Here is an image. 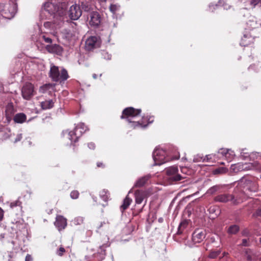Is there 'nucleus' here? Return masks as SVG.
<instances>
[{
  "label": "nucleus",
  "mask_w": 261,
  "mask_h": 261,
  "mask_svg": "<svg viewBox=\"0 0 261 261\" xmlns=\"http://www.w3.org/2000/svg\"><path fill=\"white\" fill-rule=\"evenodd\" d=\"M17 6L14 3L6 4V8L4 12V17L7 18H11L13 17L17 11Z\"/></svg>",
  "instance_id": "1a4fd4ad"
},
{
  "label": "nucleus",
  "mask_w": 261,
  "mask_h": 261,
  "mask_svg": "<svg viewBox=\"0 0 261 261\" xmlns=\"http://www.w3.org/2000/svg\"><path fill=\"white\" fill-rule=\"evenodd\" d=\"M88 146L91 149H94L95 148V144L92 142L89 143L88 144Z\"/></svg>",
  "instance_id": "37998d69"
},
{
  "label": "nucleus",
  "mask_w": 261,
  "mask_h": 261,
  "mask_svg": "<svg viewBox=\"0 0 261 261\" xmlns=\"http://www.w3.org/2000/svg\"><path fill=\"white\" fill-rule=\"evenodd\" d=\"M80 193L77 190H73L70 193V197L72 199H77L79 196Z\"/></svg>",
  "instance_id": "2f4dec72"
},
{
  "label": "nucleus",
  "mask_w": 261,
  "mask_h": 261,
  "mask_svg": "<svg viewBox=\"0 0 261 261\" xmlns=\"http://www.w3.org/2000/svg\"><path fill=\"white\" fill-rule=\"evenodd\" d=\"M100 41L99 38L96 36H90L87 39L85 47L86 50L90 51L100 47Z\"/></svg>",
  "instance_id": "0eeeda50"
},
{
  "label": "nucleus",
  "mask_w": 261,
  "mask_h": 261,
  "mask_svg": "<svg viewBox=\"0 0 261 261\" xmlns=\"http://www.w3.org/2000/svg\"><path fill=\"white\" fill-rule=\"evenodd\" d=\"M256 215L257 216L261 217V208L257 210L256 211Z\"/></svg>",
  "instance_id": "49530a36"
},
{
  "label": "nucleus",
  "mask_w": 261,
  "mask_h": 261,
  "mask_svg": "<svg viewBox=\"0 0 261 261\" xmlns=\"http://www.w3.org/2000/svg\"><path fill=\"white\" fill-rule=\"evenodd\" d=\"M246 199V196L244 192L235 195L228 193L219 194L214 198L215 202L226 203L230 201L232 204L237 205Z\"/></svg>",
  "instance_id": "f257e3e1"
},
{
  "label": "nucleus",
  "mask_w": 261,
  "mask_h": 261,
  "mask_svg": "<svg viewBox=\"0 0 261 261\" xmlns=\"http://www.w3.org/2000/svg\"><path fill=\"white\" fill-rule=\"evenodd\" d=\"M25 261H33L32 256L30 254H28L25 256Z\"/></svg>",
  "instance_id": "79ce46f5"
},
{
  "label": "nucleus",
  "mask_w": 261,
  "mask_h": 261,
  "mask_svg": "<svg viewBox=\"0 0 261 261\" xmlns=\"http://www.w3.org/2000/svg\"><path fill=\"white\" fill-rule=\"evenodd\" d=\"M168 179L171 182H177L184 179L185 177L178 173V168L176 166H172L167 168L165 170Z\"/></svg>",
  "instance_id": "39448f33"
},
{
  "label": "nucleus",
  "mask_w": 261,
  "mask_h": 261,
  "mask_svg": "<svg viewBox=\"0 0 261 261\" xmlns=\"http://www.w3.org/2000/svg\"><path fill=\"white\" fill-rule=\"evenodd\" d=\"M67 220L62 215H57L54 225L59 231L64 230L67 225Z\"/></svg>",
  "instance_id": "9b49d317"
},
{
  "label": "nucleus",
  "mask_w": 261,
  "mask_h": 261,
  "mask_svg": "<svg viewBox=\"0 0 261 261\" xmlns=\"http://www.w3.org/2000/svg\"><path fill=\"white\" fill-rule=\"evenodd\" d=\"M220 253L221 251L220 250H212L208 255V257L212 259L216 258Z\"/></svg>",
  "instance_id": "c85d7f7f"
},
{
  "label": "nucleus",
  "mask_w": 261,
  "mask_h": 261,
  "mask_svg": "<svg viewBox=\"0 0 261 261\" xmlns=\"http://www.w3.org/2000/svg\"><path fill=\"white\" fill-rule=\"evenodd\" d=\"M66 252V250L65 248L62 246H61L56 252V253L58 255L60 256H62Z\"/></svg>",
  "instance_id": "473e14b6"
},
{
  "label": "nucleus",
  "mask_w": 261,
  "mask_h": 261,
  "mask_svg": "<svg viewBox=\"0 0 261 261\" xmlns=\"http://www.w3.org/2000/svg\"><path fill=\"white\" fill-rule=\"evenodd\" d=\"M46 50L49 53L61 55L63 49L62 46L57 44H48L45 46Z\"/></svg>",
  "instance_id": "f8f14e48"
},
{
  "label": "nucleus",
  "mask_w": 261,
  "mask_h": 261,
  "mask_svg": "<svg viewBox=\"0 0 261 261\" xmlns=\"http://www.w3.org/2000/svg\"><path fill=\"white\" fill-rule=\"evenodd\" d=\"M4 211L0 207V222L2 221L4 218Z\"/></svg>",
  "instance_id": "c03bdc74"
},
{
  "label": "nucleus",
  "mask_w": 261,
  "mask_h": 261,
  "mask_svg": "<svg viewBox=\"0 0 261 261\" xmlns=\"http://www.w3.org/2000/svg\"><path fill=\"white\" fill-rule=\"evenodd\" d=\"M48 85H45L42 86H41L40 88V91L41 92H44L48 88Z\"/></svg>",
  "instance_id": "58836bf2"
},
{
  "label": "nucleus",
  "mask_w": 261,
  "mask_h": 261,
  "mask_svg": "<svg viewBox=\"0 0 261 261\" xmlns=\"http://www.w3.org/2000/svg\"><path fill=\"white\" fill-rule=\"evenodd\" d=\"M92 76L95 79L97 78V75L96 74H93Z\"/></svg>",
  "instance_id": "09e8293b"
},
{
  "label": "nucleus",
  "mask_w": 261,
  "mask_h": 261,
  "mask_svg": "<svg viewBox=\"0 0 261 261\" xmlns=\"http://www.w3.org/2000/svg\"><path fill=\"white\" fill-rule=\"evenodd\" d=\"M141 120H143L144 124H147L148 125L149 124L153 122L154 118L153 116H150L149 118H148L147 117H143Z\"/></svg>",
  "instance_id": "7c9ffc66"
},
{
  "label": "nucleus",
  "mask_w": 261,
  "mask_h": 261,
  "mask_svg": "<svg viewBox=\"0 0 261 261\" xmlns=\"http://www.w3.org/2000/svg\"><path fill=\"white\" fill-rule=\"evenodd\" d=\"M5 112L7 117H10L14 113V107L12 103H9L7 106Z\"/></svg>",
  "instance_id": "a878e982"
},
{
  "label": "nucleus",
  "mask_w": 261,
  "mask_h": 261,
  "mask_svg": "<svg viewBox=\"0 0 261 261\" xmlns=\"http://www.w3.org/2000/svg\"><path fill=\"white\" fill-rule=\"evenodd\" d=\"M106 1H107V0H100V1H101V2H106Z\"/></svg>",
  "instance_id": "864d4df0"
},
{
  "label": "nucleus",
  "mask_w": 261,
  "mask_h": 261,
  "mask_svg": "<svg viewBox=\"0 0 261 261\" xmlns=\"http://www.w3.org/2000/svg\"><path fill=\"white\" fill-rule=\"evenodd\" d=\"M228 171L227 169L225 167H219L213 171V173L214 174H223L226 173Z\"/></svg>",
  "instance_id": "cd10ccee"
},
{
  "label": "nucleus",
  "mask_w": 261,
  "mask_h": 261,
  "mask_svg": "<svg viewBox=\"0 0 261 261\" xmlns=\"http://www.w3.org/2000/svg\"><path fill=\"white\" fill-rule=\"evenodd\" d=\"M99 196L105 202H107L110 197V193L107 190L103 189L100 191Z\"/></svg>",
  "instance_id": "b1692460"
},
{
  "label": "nucleus",
  "mask_w": 261,
  "mask_h": 261,
  "mask_svg": "<svg viewBox=\"0 0 261 261\" xmlns=\"http://www.w3.org/2000/svg\"><path fill=\"white\" fill-rule=\"evenodd\" d=\"M89 24L91 26L98 27L101 22V17L97 12L93 11L90 14Z\"/></svg>",
  "instance_id": "ddd939ff"
},
{
  "label": "nucleus",
  "mask_w": 261,
  "mask_h": 261,
  "mask_svg": "<svg viewBox=\"0 0 261 261\" xmlns=\"http://www.w3.org/2000/svg\"><path fill=\"white\" fill-rule=\"evenodd\" d=\"M208 156H209V155H206V158H207V160H208V159H209V158H208Z\"/></svg>",
  "instance_id": "603ef678"
},
{
  "label": "nucleus",
  "mask_w": 261,
  "mask_h": 261,
  "mask_svg": "<svg viewBox=\"0 0 261 261\" xmlns=\"http://www.w3.org/2000/svg\"><path fill=\"white\" fill-rule=\"evenodd\" d=\"M6 8V4H0V13L3 15L4 16V12L5 9Z\"/></svg>",
  "instance_id": "e433bc0d"
},
{
  "label": "nucleus",
  "mask_w": 261,
  "mask_h": 261,
  "mask_svg": "<svg viewBox=\"0 0 261 261\" xmlns=\"http://www.w3.org/2000/svg\"><path fill=\"white\" fill-rule=\"evenodd\" d=\"M252 187L249 188V190L252 192H256L258 190V186L257 184L255 182H252Z\"/></svg>",
  "instance_id": "c9c22d12"
},
{
  "label": "nucleus",
  "mask_w": 261,
  "mask_h": 261,
  "mask_svg": "<svg viewBox=\"0 0 261 261\" xmlns=\"http://www.w3.org/2000/svg\"><path fill=\"white\" fill-rule=\"evenodd\" d=\"M216 207L215 206H211L209 208L210 213H215Z\"/></svg>",
  "instance_id": "a18cd8bd"
},
{
  "label": "nucleus",
  "mask_w": 261,
  "mask_h": 261,
  "mask_svg": "<svg viewBox=\"0 0 261 261\" xmlns=\"http://www.w3.org/2000/svg\"><path fill=\"white\" fill-rule=\"evenodd\" d=\"M153 158L156 165H161L167 162L165 157V152L162 150H155L153 153Z\"/></svg>",
  "instance_id": "9d476101"
},
{
  "label": "nucleus",
  "mask_w": 261,
  "mask_h": 261,
  "mask_svg": "<svg viewBox=\"0 0 261 261\" xmlns=\"http://www.w3.org/2000/svg\"><path fill=\"white\" fill-rule=\"evenodd\" d=\"M147 196L145 191L137 190L135 192V201L137 204H141L143 200Z\"/></svg>",
  "instance_id": "2eb2a0df"
},
{
  "label": "nucleus",
  "mask_w": 261,
  "mask_h": 261,
  "mask_svg": "<svg viewBox=\"0 0 261 261\" xmlns=\"http://www.w3.org/2000/svg\"><path fill=\"white\" fill-rule=\"evenodd\" d=\"M259 3L261 4V0H252L251 1V4L254 6Z\"/></svg>",
  "instance_id": "a19ab883"
},
{
  "label": "nucleus",
  "mask_w": 261,
  "mask_h": 261,
  "mask_svg": "<svg viewBox=\"0 0 261 261\" xmlns=\"http://www.w3.org/2000/svg\"><path fill=\"white\" fill-rule=\"evenodd\" d=\"M240 246L248 247L250 246L249 239H244L242 241V243L239 245Z\"/></svg>",
  "instance_id": "72a5a7b5"
},
{
  "label": "nucleus",
  "mask_w": 261,
  "mask_h": 261,
  "mask_svg": "<svg viewBox=\"0 0 261 261\" xmlns=\"http://www.w3.org/2000/svg\"><path fill=\"white\" fill-rule=\"evenodd\" d=\"M44 9L51 14H56L58 12L59 7L50 2H46L44 5Z\"/></svg>",
  "instance_id": "f3484780"
},
{
  "label": "nucleus",
  "mask_w": 261,
  "mask_h": 261,
  "mask_svg": "<svg viewBox=\"0 0 261 261\" xmlns=\"http://www.w3.org/2000/svg\"><path fill=\"white\" fill-rule=\"evenodd\" d=\"M205 237V233L201 229L195 230L192 234V240L195 243H199L202 242Z\"/></svg>",
  "instance_id": "4468645a"
},
{
  "label": "nucleus",
  "mask_w": 261,
  "mask_h": 261,
  "mask_svg": "<svg viewBox=\"0 0 261 261\" xmlns=\"http://www.w3.org/2000/svg\"><path fill=\"white\" fill-rule=\"evenodd\" d=\"M129 123V128L130 129H136L138 128H144L147 126V124H144L143 120L135 121L132 119L130 121H127Z\"/></svg>",
  "instance_id": "a211bd4d"
},
{
  "label": "nucleus",
  "mask_w": 261,
  "mask_h": 261,
  "mask_svg": "<svg viewBox=\"0 0 261 261\" xmlns=\"http://www.w3.org/2000/svg\"><path fill=\"white\" fill-rule=\"evenodd\" d=\"M10 206L11 208H14L17 206H18L20 208V209H22V202L20 200L19 198L17 200L11 202L10 204Z\"/></svg>",
  "instance_id": "bb28decb"
},
{
  "label": "nucleus",
  "mask_w": 261,
  "mask_h": 261,
  "mask_svg": "<svg viewBox=\"0 0 261 261\" xmlns=\"http://www.w3.org/2000/svg\"><path fill=\"white\" fill-rule=\"evenodd\" d=\"M228 150L227 149L222 148L219 150L218 152L226 156L227 154H228Z\"/></svg>",
  "instance_id": "4c0bfd02"
},
{
  "label": "nucleus",
  "mask_w": 261,
  "mask_h": 261,
  "mask_svg": "<svg viewBox=\"0 0 261 261\" xmlns=\"http://www.w3.org/2000/svg\"><path fill=\"white\" fill-rule=\"evenodd\" d=\"M82 11L79 5H72L68 11L69 17L72 20H77L82 15Z\"/></svg>",
  "instance_id": "6e6552de"
},
{
  "label": "nucleus",
  "mask_w": 261,
  "mask_h": 261,
  "mask_svg": "<svg viewBox=\"0 0 261 261\" xmlns=\"http://www.w3.org/2000/svg\"><path fill=\"white\" fill-rule=\"evenodd\" d=\"M55 101L53 99L46 100L40 103V106L43 110H47L54 107Z\"/></svg>",
  "instance_id": "aec40b11"
},
{
  "label": "nucleus",
  "mask_w": 261,
  "mask_h": 261,
  "mask_svg": "<svg viewBox=\"0 0 261 261\" xmlns=\"http://www.w3.org/2000/svg\"><path fill=\"white\" fill-rule=\"evenodd\" d=\"M49 76L53 81L56 82L65 81L69 77L67 71L65 69H62L60 72L58 67L55 65L50 67Z\"/></svg>",
  "instance_id": "f03ea898"
},
{
  "label": "nucleus",
  "mask_w": 261,
  "mask_h": 261,
  "mask_svg": "<svg viewBox=\"0 0 261 261\" xmlns=\"http://www.w3.org/2000/svg\"><path fill=\"white\" fill-rule=\"evenodd\" d=\"M41 37L46 43H48L49 44H51L52 43L53 40L50 37H47L45 35H42Z\"/></svg>",
  "instance_id": "f704fd0d"
},
{
  "label": "nucleus",
  "mask_w": 261,
  "mask_h": 261,
  "mask_svg": "<svg viewBox=\"0 0 261 261\" xmlns=\"http://www.w3.org/2000/svg\"><path fill=\"white\" fill-rule=\"evenodd\" d=\"M96 165L98 168H104L105 167V164L100 162H98L96 164Z\"/></svg>",
  "instance_id": "ea45409f"
},
{
  "label": "nucleus",
  "mask_w": 261,
  "mask_h": 261,
  "mask_svg": "<svg viewBox=\"0 0 261 261\" xmlns=\"http://www.w3.org/2000/svg\"><path fill=\"white\" fill-rule=\"evenodd\" d=\"M240 230V227L237 225H232L229 227L228 233L231 234H236Z\"/></svg>",
  "instance_id": "393cba45"
},
{
  "label": "nucleus",
  "mask_w": 261,
  "mask_h": 261,
  "mask_svg": "<svg viewBox=\"0 0 261 261\" xmlns=\"http://www.w3.org/2000/svg\"><path fill=\"white\" fill-rule=\"evenodd\" d=\"M85 11H88V8L85 9Z\"/></svg>",
  "instance_id": "5fc2aeb1"
},
{
  "label": "nucleus",
  "mask_w": 261,
  "mask_h": 261,
  "mask_svg": "<svg viewBox=\"0 0 261 261\" xmlns=\"http://www.w3.org/2000/svg\"><path fill=\"white\" fill-rule=\"evenodd\" d=\"M15 122L17 123H22L27 120V116L23 113L16 114L13 118Z\"/></svg>",
  "instance_id": "412c9836"
},
{
  "label": "nucleus",
  "mask_w": 261,
  "mask_h": 261,
  "mask_svg": "<svg viewBox=\"0 0 261 261\" xmlns=\"http://www.w3.org/2000/svg\"><path fill=\"white\" fill-rule=\"evenodd\" d=\"M188 225L189 221L188 220H184L182 221L178 226L176 234L180 235L182 234L184 230L188 227Z\"/></svg>",
  "instance_id": "4be33fe9"
},
{
  "label": "nucleus",
  "mask_w": 261,
  "mask_h": 261,
  "mask_svg": "<svg viewBox=\"0 0 261 261\" xmlns=\"http://www.w3.org/2000/svg\"><path fill=\"white\" fill-rule=\"evenodd\" d=\"M34 85L30 83H26L22 88L21 95L22 97L25 100H30L34 95Z\"/></svg>",
  "instance_id": "423d86ee"
},
{
  "label": "nucleus",
  "mask_w": 261,
  "mask_h": 261,
  "mask_svg": "<svg viewBox=\"0 0 261 261\" xmlns=\"http://www.w3.org/2000/svg\"><path fill=\"white\" fill-rule=\"evenodd\" d=\"M102 223H101V224L99 225V227H98V228H99L100 227H101L102 226Z\"/></svg>",
  "instance_id": "3c124183"
},
{
  "label": "nucleus",
  "mask_w": 261,
  "mask_h": 261,
  "mask_svg": "<svg viewBox=\"0 0 261 261\" xmlns=\"http://www.w3.org/2000/svg\"><path fill=\"white\" fill-rule=\"evenodd\" d=\"M132 202V199L127 196L124 199L123 204L120 207V208L122 212L128 207Z\"/></svg>",
  "instance_id": "5701e85b"
},
{
  "label": "nucleus",
  "mask_w": 261,
  "mask_h": 261,
  "mask_svg": "<svg viewBox=\"0 0 261 261\" xmlns=\"http://www.w3.org/2000/svg\"><path fill=\"white\" fill-rule=\"evenodd\" d=\"M88 129L87 126L84 123H80L76 126L73 130L69 132L68 138L72 143H76L82 134Z\"/></svg>",
  "instance_id": "7ed1b4c3"
},
{
  "label": "nucleus",
  "mask_w": 261,
  "mask_h": 261,
  "mask_svg": "<svg viewBox=\"0 0 261 261\" xmlns=\"http://www.w3.org/2000/svg\"><path fill=\"white\" fill-rule=\"evenodd\" d=\"M214 188H212V189H210V190H213Z\"/></svg>",
  "instance_id": "4d7b16f0"
},
{
  "label": "nucleus",
  "mask_w": 261,
  "mask_h": 261,
  "mask_svg": "<svg viewBox=\"0 0 261 261\" xmlns=\"http://www.w3.org/2000/svg\"><path fill=\"white\" fill-rule=\"evenodd\" d=\"M119 9L120 6L117 4H111L110 6V10L113 14H115Z\"/></svg>",
  "instance_id": "c756f323"
},
{
  "label": "nucleus",
  "mask_w": 261,
  "mask_h": 261,
  "mask_svg": "<svg viewBox=\"0 0 261 261\" xmlns=\"http://www.w3.org/2000/svg\"><path fill=\"white\" fill-rule=\"evenodd\" d=\"M48 24V22H45V23H44V25L45 27H46V24Z\"/></svg>",
  "instance_id": "8fccbe9b"
},
{
  "label": "nucleus",
  "mask_w": 261,
  "mask_h": 261,
  "mask_svg": "<svg viewBox=\"0 0 261 261\" xmlns=\"http://www.w3.org/2000/svg\"><path fill=\"white\" fill-rule=\"evenodd\" d=\"M244 256L247 261H254L257 259L256 253L250 248H246L243 250Z\"/></svg>",
  "instance_id": "dca6fc26"
},
{
  "label": "nucleus",
  "mask_w": 261,
  "mask_h": 261,
  "mask_svg": "<svg viewBox=\"0 0 261 261\" xmlns=\"http://www.w3.org/2000/svg\"><path fill=\"white\" fill-rule=\"evenodd\" d=\"M179 156H178L177 158H176V159H179Z\"/></svg>",
  "instance_id": "6e6d98bb"
},
{
  "label": "nucleus",
  "mask_w": 261,
  "mask_h": 261,
  "mask_svg": "<svg viewBox=\"0 0 261 261\" xmlns=\"http://www.w3.org/2000/svg\"><path fill=\"white\" fill-rule=\"evenodd\" d=\"M242 235L244 236H247L248 234V232H247V230H244L243 231H242Z\"/></svg>",
  "instance_id": "de8ad7c7"
},
{
  "label": "nucleus",
  "mask_w": 261,
  "mask_h": 261,
  "mask_svg": "<svg viewBox=\"0 0 261 261\" xmlns=\"http://www.w3.org/2000/svg\"><path fill=\"white\" fill-rule=\"evenodd\" d=\"M150 177L151 176L150 175H147L139 178L136 182L134 187L140 188L145 186Z\"/></svg>",
  "instance_id": "6ab92c4d"
},
{
  "label": "nucleus",
  "mask_w": 261,
  "mask_h": 261,
  "mask_svg": "<svg viewBox=\"0 0 261 261\" xmlns=\"http://www.w3.org/2000/svg\"><path fill=\"white\" fill-rule=\"evenodd\" d=\"M142 110L140 109H135L133 107L125 108L120 116L121 119H125L126 121H130L133 118L137 117L141 114Z\"/></svg>",
  "instance_id": "20e7f679"
}]
</instances>
